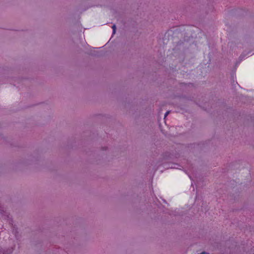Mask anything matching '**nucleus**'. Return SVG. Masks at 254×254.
I'll return each instance as SVG.
<instances>
[{"label":"nucleus","mask_w":254,"mask_h":254,"mask_svg":"<svg viewBox=\"0 0 254 254\" xmlns=\"http://www.w3.org/2000/svg\"><path fill=\"white\" fill-rule=\"evenodd\" d=\"M112 29H113V34H115V32H116V25H113L112 26Z\"/></svg>","instance_id":"obj_1"},{"label":"nucleus","mask_w":254,"mask_h":254,"mask_svg":"<svg viewBox=\"0 0 254 254\" xmlns=\"http://www.w3.org/2000/svg\"><path fill=\"white\" fill-rule=\"evenodd\" d=\"M170 113V111H168L166 112L165 115H164V119L166 118V117L168 115V114Z\"/></svg>","instance_id":"obj_2"}]
</instances>
